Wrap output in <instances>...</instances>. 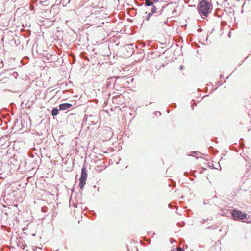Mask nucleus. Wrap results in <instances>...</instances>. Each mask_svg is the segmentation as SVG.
<instances>
[{"mask_svg":"<svg viewBox=\"0 0 251 251\" xmlns=\"http://www.w3.org/2000/svg\"><path fill=\"white\" fill-rule=\"evenodd\" d=\"M231 215L234 220H241L247 218V215L245 213H243L241 211L238 210H233L231 213Z\"/></svg>","mask_w":251,"mask_h":251,"instance_id":"f03ea898","label":"nucleus"},{"mask_svg":"<svg viewBox=\"0 0 251 251\" xmlns=\"http://www.w3.org/2000/svg\"><path fill=\"white\" fill-rule=\"evenodd\" d=\"M58 114V110L56 108H53L51 111V114L52 116H56Z\"/></svg>","mask_w":251,"mask_h":251,"instance_id":"423d86ee","label":"nucleus"},{"mask_svg":"<svg viewBox=\"0 0 251 251\" xmlns=\"http://www.w3.org/2000/svg\"><path fill=\"white\" fill-rule=\"evenodd\" d=\"M152 5V8L151 9V13H149L148 14V16H150L151 14L154 13L156 12V7L154 5H153V4Z\"/></svg>","mask_w":251,"mask_h":251,"instance_id":"0eeeda50","label":"nucleus"},{"mask_svg":"<svg viewBox=\"0 0 251 251\" xmlns=\"http://www.w3.org/2000/svg\"><path fill=\"white\" fill-rule=\"evenodd\" d=\"M211 10L212 6L209 2L203 0L200 2L198 11L201 15L206 17Z\"/></svg>","mask_w":251,"mask_h":251,"instance_id":"f257e3e1","label":"nucleus"},{"mask_svg":"<svg viewBox=\"0 0 251 251\" xmlns=\"http://www.w3.org/2000/svg\"><path fill=\"white\" fill-rule=\"evenodd\" d=\"M158 0H145V4L147 6L152 5L153 2H157Z\"/></svg>","mask_w":251,"mask_h":251,"instance_id":"39448f33","label":"nucleus"},{"mask_svg":"<svg viewBox=\"0 0 251 251\" xmlns=\"http://www.w3.org/2000/svg\"><path fill=\"white\" fill-rule=\"evenodd\" d=\"M87 174L85 167H83L81 170V175L79 179V187L81 189L83 188L84 186L86 184Z\"/></svg>","mask_w":251,"mask_h":251,"instance_id":"7ed1b4c3","label":"nucleus"},{"mask_svg":"<svg viewBox=\"0 0 251 251\" xmlns=\"http://www.w3.org/2000/svg\"><path fill=\"white\" fill-rule=\"evenodd\" d=\"M176 251H183V250L181 248H177Z\"/></svg>","mask_w":251,"mask_h":251,"instance_id":"6e6552de","label":"nucleus"},{"mask_svg":"<svg viewBox=\"0 0 251 251\" xmlns=\"http://www.w3.org/2000/svg\"><path fill=\"white\" fill-rule=\"evenodd\" d=\"M72 106L71 104L63 103L59 105V109L60 110H65L70 108Z\"/></svg>","mask_w":251,"mask_h":251,"instance_id":"20e7f679","label":"nucleus"}]
</instances>
